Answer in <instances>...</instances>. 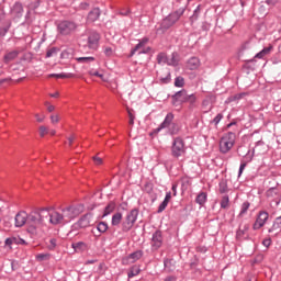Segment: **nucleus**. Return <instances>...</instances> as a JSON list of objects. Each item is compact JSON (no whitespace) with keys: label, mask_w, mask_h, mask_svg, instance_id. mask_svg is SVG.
Listing matches in <instances>:
<instances>
[{"label":"nucleus","mask_w":281,"mask_h":281,"mask_svg":"<svg viewBox=\"0 0 281 281\" xmlns=\"http://www.w3.org/2000/svg\"><path fill=\"white\" fill-rule=\"evenodd\" d=\"M80 206L70 205L61 209V211H56L54 209H42L40 211H34L29 214L27 226L31 234H36L38 227L43 225H65L71 223L80 214Z\"/></svg>","instance_id":"nucleus-1"},{"label":"nucleus","mask_w":281,"mask_h":281,"mask_svg":"<svg viewBox=\"0 0 281 281\" xmlns=\"http://www.w3.org/2000/svg\"><path fill=\"white\" fill-rule=\"evenodd\" d=\"M236 144V134L233 132H228L223 135V137L220 140V153H223V155H227L234 148V145Z\"/></svg>","instance_id":"nucleus-2"},{"label":"nucleus","mask_w":281,"mask_h":281,"mask_svg":"<svg viewBox=\"0 0 281 281\" xmlns=\"http://www.w3.org/2000/svg\"><path fill=\"white\" fill-rule=\"evenodd\" d=\"M139 216V210L133 209L130 211L122 223V232H131L135 223H137V217Z\"/></svg>","instance_id":"nucleus-3"},{"label":"nucleus","mask_w":281,"mask_h":281,"mask_svg":"<svg viewBox=\"0 0 281 281\" xmlns=\"http://www.w3.org/2000/svg\"><path fill=\"white\" fill-rule=\"evenodd\" d=\"M171 155L172 157H181L182 155H186V144L182 138L177 137L173 139Z\"/></svg>","instance_id":"nucleus-4"},{"label":"nucleus","mask_w":281,"mask_h":281,"mask_svg":"<svg viewBox=\"0 0 281 281\" xmlns=\"http://www.w3.org/2000/svg\"><path fill=\"white\" fill-rule=\"evenodd\" d=\"M76 23L69 22V21H63L58 24L57 30L59 34H63V36H68V34H71V32L76 31Z\"/></svg>","instance_id":"nucleus-5"},{"label":"nucleus","mask_w":281,"mask_h":281,"mask_svg":"<svg viewBox=\"0 0 281 281\" xmlns=\"http://www.w3.org/2000/svg\"><path fill=\"white\" fill-rule=\"evenodd\" d=\"M93 223V214L88 213L79 218L77 223L74 224L75 229H85V227H89Z\"/></svg>","instance_id":"nucleus-6"},{"label":"nucleus","mask_w":281,"mask_h":281,"mask_svg":"<svg viewBox=\"0 0 281 281\" xmlns=\"http://www.w3.org/2000/svg\"><path fill=\"white\" fill-rule=\"evenodd\" d=\"M148 37L142 38L138 44L132 49L131 56H135V53L138 52V54H148L150 52V47H146L148 45Z\"/></svg>","instance_id":"nucleus-7"},{"label":"nucleus","mask_w":281,"mask_h":281,"mask_svg":"<svg viewBox=\"0 0 281 281\" xmlns=\"http://www.w3.org/2000/svg\"><path fill=\"white\" fill-rule=\"evenodd\" d=\"M184 102H188V91L180 90L172 95L173 106H181Z\"/></svg>","instance_id":"nucleus-8"},{"label":"nucleus","mask_w":281,"mask_h":281,"mask_svg":"<svg viewBox=\"0 0 281 281\" xmlns=\"http://www.w3.org/2000/svg\"><path fill=\"white\" fill-rule=\"evenodd\" d=\"M151 249L157 251L164 245V236L161 235V231H156L151 236Z\"/></svg>","instance_id":"nucleus-9"},{"label":"nucleus","mask_w":281,"mask_h":281,"mask_svg":"<svg viewBox=\"0 0 281 281\" xmlns=\"http://www.w3.org/2000/svg\"><path fill=\"white\" fill-rule=\"evenodd\" d=\"M267 221H269V213L266 211L259 212L257 220L254 223L252 229H260L265 227Z\"/></svg>","instance_id":"nucleus-10"},{"label":"nucleus","mask_w":281,"mask_h":281,"mask_svg":"<svg viewBox=\"0 0 281 281\" xmlns=\"http://www.w3.org/2000/svg\"><path fill=\"white\" fill-rule=\"evenodd\" d=\"M175 120V114L168 113L164 122L156 128V133H160L164 128H170L172 126V121Z\"/></svg>","instance_id":"nucleus-11"},{"label":"nucleus","mask_w":281,"mask_h":281,"mask_svg":"<svg viewBox=\"0 0 281 281\" xmlns=\"http://www.w3.org/2000/svg\"><path fill=\"white\" fill-rule=\"evenodd\" d=\"M181 14H183V11L179 12H175L168 15V18H166L162 21V27H168V23L169 25H175V23H177L178 19L181 18Z\"/></svg>","instance_id":"nucleus-12"},{"label":"nucleus","mask_w":281,"mask_h":281,"mask_svg":"<svg viewBox=\"0 0 281 281\" xmlns=\"http://www.w3.org/2000/svg\"><path fill=\"white\" fill-rule=\"evenodd\" d=\"M11 16L13 21H19L21 16H23V4L16 2L12 8H11Z\"/></svg>","instance_id":"nucleus-13"},{"label":"nucleus","mask_w":281,"mask_h":281,"mask_svg":"<svg viewBox=\"0 0 281 281\" xmlns=\"http://www.w3.org/2000/svg\"><path fill=\"white\" fill-rule=\"evenodd\" d=\"M29 214L25 211H21L15 215V227H23V225H27Z\"/></svg>","instance_id":"nucleus-14"},{"label":"nucleus","mask_w":281,"mask_h":281,"mask_svg":"<svg viewBox=\"0 0 281 281\" xmlns=\"http://www.w3.org/2000/svg\"><path fill=\"white\" fill-rule=\"evenodd\" d=\"M98 43H100V34L91 33L88 37V47L90 49H98Z\"/></svg>","instance_id":"nucleus-15"},{"label":"nucleus","mask_w":281,"mask_h":281,"mask_svg":"<svg viewBox=\"0 0 281 281\" xmlns=\"http://www.w3.org/2000/svg\"><path fill=\"white\" fill-rule=\"evenodd\" d=\"M100 19V9L94 8L92 11L88 14V23H93Z\"/></svg>","instance_id":"nucleus-16"},{"label":"nucleus","mask_w":281,"mask_h":281,"mask_svg":"<svg viewBox=\"0 0 281 281\" xmlns=\"http://www.w3.org/2000/svg\"><path fill=\"white\" fill-rule=\"evenodd\" d=\"M19 50H11L7 53L3 57V61L8 65V63H12V60H15V58L19 56Z\"/></svg>","instance_id":"nucleus-17"},{"label":"nucleus","mask_w":281,"mask_h":281,"mask_svg":"<svg viewBox=\"0 0 281 281\" xmlns=\"http://www.w3.org/2000/svg\"><path fill=\"white\" fill-rule=\"evenodd\" d=\"M201 65V61L199 60V58L196 57H191L189 60H188V67L189 69L191 70H194V69H199V66Z\"/></svg>","instance_id":"nucleus-18"},{"label":"nucleus","mask_w":281,"mask_h":281,"mask_svg":"<svg viewBox=\"0 0 281 281\" xmlns=\"http://www.w3.org/2000/svg\"><path fill=\"white\" fill-rule=\"evenodd\" d=\"M195 203H198V205H205V203H207V193L200 192L195 198Z\"/></svg>","instance_id":"nucleus-19"},{"label":"nucleus","mask_w":281,"mask_h":281,"mask_svg":"<svg viewBox=\"0 0 281 281\" xmlns=\"http://www.w3.org/2000/svg\"><path fill=\"white\" fill-rule=\"evenodd\" d=\"M143 252L140 250H137L135 252H132L131 255H128L127 257V261L133 263V262H137V260H139V258H142Z\"/></svg>","instance_id":"nucleus-20"},{"label":"nucleus","mask_w":281,"mask_h":281,"mask_svg":"<svg viewBox=\"0 0 281 281\" xmlns=\"http://www.w3.org/2000/svg\"><path fill=\"white\" fill-rule=\"evenodd\" d=\"M122 218L123 215L122 213L117 212L112 216V221L111 224L113 225V227H117V225H120V223H122Z\"/></svg>","instance_id":"nucleus-21"},{"label":"nucleus","mask_w":281,"mask_h":281,"mask_svg":"<svg viewBox=\"0 0 281 281\" xmlns=\"http://www.w3.org/2000/svg\"><path fill=\"white\" fill-rule=\"evenodd\" d=\"M158 65H168V55L166 53H160L157 55Z\"/></svg>","instance_id":"nucleus-22"},{"label":"nucleus","mask_w":281,"mask_h":281,"mask_svg":"<svg viewBox=\"0 0 281 281\" xmlns=\"http://www.w3.org/2000/svg\"><path fill=\"white\" fill-rule=\"evenodd\" d=\"M271 49H273L272 46H269V47L263 48L262 50H260L259 53H257V54L255 55V58L261 59V58L266 57L267 54H269V53L271 52Z\"/></svg>","instance_id":"nucleus-23"},{"label":"nucleus","mask_w":281,"mask_h":281,"mask_svg":"<svg viewBox=\"0 0 281 281\" xmlns=\"http://www.w3.org/2000/svg\"><path fill=\"white\" fill-rule=\"evenodd\" d=\"M97 229L100 234H106L108 229H109V224H106V222H100L97 225Z\"/></svg>","instance_id":"nucleus-24"},{"label":"nucleus","mask_w":281,"mask_h":281,"mask_svg":"<svg viewBox=\"0 0 281 281\" xmlns=\"http://www.w3.org/2000/svg\"><path fill=\"white\" fill-rule=\"evenodd\" d=\"M250 205L251 204L247 201L241 204V209H240V212L238 215L240 218H243L245 216V214H247V211L249 210Z\"/></svg>","instance_id":"nucleus-25"},{"label":"nucleus","mask_w":281,"mask_h":281,"mask_svg":"<svg viewBox=\"0 0 281 281\" xmlns=\"http://www.w3.org/2000/svg\"><path fill=\"white\" fill-rule=\"evenodd\" d=\"M179 63V59H177V53L171 54V57H167V65L169 66H177Z\"/></svg>","instance_id":"nucleus-26"},{"label":"nucleus","mask_w":281,"mask_h":281,"mask_svg":"<svg viewBox=\"0 0 281 281\" xmlns=\"http://www.w3.org/2000/svg\"><path fill=\"white\" fill-rule=\"evenodd\" d=\"M72 248L75 249V251H82L87 249V244H85L83 241L74 243Z\"/></svg>","instance_id":"nucleus-27"},{"label":"nucleus","mask_w":281,"mask_h":281,"mask_svg":"<svg viewBox=\"0 0 281 281\" xmlns=\"http://www.w3.org/2000/svg\"><path fill=\"white\" fill-rule=\"evenodd\" d=\"M139 271H140L139 267L133 266L131 268V270L128 271L127 277L128 278H135V276H139Z\"/></svg>","instance_id":"nucleus-28"},{"label":"nucleus","mask_w":281,"mask_h":281,"mask_svg":"<svg viewBox=\"0 0 281 281\" xmlns=\"http://www.w3.org/2000/svg\"><path fill=\"white\" fill-rule=\"evenodd\" d=\"M49 78H74V74L69 72V74H50Z\"/></svg>","instance_id":"nucleus-29"},{"label":"nucleus","mask_w":281,"mask_h":281,"mask_svg":"<svg viewBox=\"0 0 281 281\" xmlns=\"http://www.w3.org/2000/svg\"><path fill=\"white\" fill-rule=\"evenodd\" d=\"M222 210H227L229 207V195H224L221 200Z\"/></svg>","instance_id":"nucleus-30"},{"label":"nucleus","mask_w":281,"mask_h":281,"mask_svg":"<svg viewBox=\"0 0 281 281\" xmlns=\"http://www.w3.org/2000/svg\"><path fill=\"white\" fill-rule=\"evenodd\" d=\"M76 60L77 63H83L89 65V63H93L95 58L94 57H77Z\"/></svg>","instance_id":"nucleus-31"},{"label":"nucleus","mask_w":281,"mask_h":281,"mask_svg":"<svg viewBox=\"0 0 281 281\" xmlns=\"http://www.w3.org/2000/svg\"><path fill=\"white\" fill-rule=\"evenodd\" d=\"M11 25H12V23L10 21H8L4 26H1L0 27V36H5V34H8V32L10 31Z\"/></svg>","instance_id":"nucleus-32"},{"label":"nucleus","mask_w":281,"mask_h":281,"mask_svg":"<svg viewBox=\"0 0 281 281\" xmlns=\"http://www.w3.org/2000/svg\"><path fill=\"white\" fill-rule=\"evenodd\" d=\"M115 211V203H110L105 206L103 216H109V214L113 213Z\"/></svg>","instance_id":"nucleus-33"},{"label":"nucleus","mask_w":281,"mask_h":281,"mask_svg":"<svg viewBox=\"0 0 281 281\" xmlns=\"http://www.w3.org/2000/svg\"><path fill=\"white\" fill-rule=\"evenodd\" d=\"M227 182L226 181H221L220 182V193L225 194L227 193Z\"/></svg>","instance_id":"nucleus-34"},{"label":"nucleus","mask_w":281,"mask_h":281,"mask_svg":"<svg viewBox=\"0 0 281 281\" xmlns=\"http://www.w3.org/2000/svg\"><path fill=\"white\" fill-rule=\"evenodd\" d=\"M35 258L38 262H43L44 260H49V254H40Z\"/></svg>","instance_id":"nucleus-35"},{"label":"nucleus","mask_w":281,"mask_h":281,"mask_svg":"<svg viewBox=\"0 0 281 281\" xmlns=\"http://www.w3.org/2000/svg\"><path fill=\"white\" fill-rule=\"evenodd\" d=\"M247 229H249L248 226H244V228H239L236 233L237 238H243V236L247 233Z\"/></svg>","instance_id":"nucleus-36"},{"label":"nucleus","mask_w":281,"mask_h":281,"mask_svg":"<svg viewBox=\"0 0 281 281\" xmlns=\"http://www.w3.org/2000/svg\"><path fill=\"white\" fill-rule=\"evenodd\" d=\"M170 135H177L179 133V126L177 124H171L169 127Z\"/></svg>","instance_id":"nucleus-37"},{"label":"nucleus","mask_w":281,"mask_h":281,"mask_svg":"<svg viewBox=\"0 0 281 281\" xmlns=\"http://www.w3.org/2000/svg\"><path fill=\"white\" fill-rule=\"evenodd\" d=\"M49 133V128L45 125L40 126V137H45Z\"/></svg>","instance_id":"nucleus-38"},{"label":"nucleus","mask_w":281,"mask_h":281,"mask_svg":"<svg viewBox=\"0 0 281 281\" xmlns=\"http://www.w3.org/2000/svg\"><path fill=\"white\" fill-rule=\"evenodd\" d=\"M58 49L56 47H52L46 52V58H52V56H56Z\"/></svg>","instance_id":"nucleus-39"},{"label":"nucleus","mask_w":281,"mask_h":281,"mask_svg":"<svg viewBox=\"0 0 281 281\" xmlns=\"http://www.w3.org/2000/svg\"><path fill=\"white\" fill-rule=\"evenodd\" d=\"M168 201L164 200L160 205L158 206V214H161V212H164V210H166V207H168Z\"/></svg>","instance_id":"nucleus-40"},{"label":"nucleus","mask_w":281,"mask_h":281,"mask_svg":"<svg viewBox=\"0 0 281 281\" xmlns=\"http://www.w3.org/2000/svg\"><path fill=\"white\" fill-rule=\"evenodd\" d=\"M187 102H189V104L193 105L196 102V95L187 94Z\"/></svg>","instance_id":"nucleus-41"},{"label":"nucleus","mask_w":281,"mask_h":281,"mask_svg":"<svg viewBox=\"0 0 281 281\" xmlns=\"http://www.w3.org/2000/svg\"><path fill=\"white\" fill-rule=\"evenodd\" d=\"M184 80L183 77H177L175 80V87H183Z\"/></svg>","instance_id":"nucleus-42"},{"label":"nucleus","mask_w":281,"mask_h":281,"mask_svg":"<svg viewBox=\"0 0 281 281\" xmlns=\"http://www.w3.org/2000/svg\"><path fill=\"white\" fill-rule=\"evenodd\" d=\"M221 120H223V114H217L214 119H213V124H215V126H218V124L221 123Z\"/></svg>","instance_id":"nucleus-43"},{"label":"nucleus","mask_w":281,"mask_h":281,"mask_svg":"<svg viewBox=\"0 0 281 281\" xmlns=\"http://www.w3.org/2000/svg\"><path fill=\"white\" fill-rule=\"evenodd\" d=\"M103 53L105 54V56H112L113 55V48L111 46H105L103 48Z\"/></svg>","instance_id":"nucleus-44"},{"label":"nucleus","mask_w":281,"mask_h":281,"mask_svg":"<svg viewBox=\"0 0 281 281\" xmlns=\"http://www.w3.org/2000/svg\"><path fill=\"white\" fill-rule=\"evenodd\" d=\"M128 117H130L128 124L130 126H133L135 124V115L133 114V112H131V110H128Z\"/></svg>","instance_id":"nucleus-45"},{"label":"nucleus","mask_w":281,"mask_h":281,"mask_svg":"<svg viewBox=\"0 0 281 281\" xmlns=\"http://www.w3.org/2000/svg\"><path fill=\"white\" fill-rule=\"evenodd\" d=\"M245 168H247V162H241L239 166L238 177L243 175Z\"/></svg>","instance_id":"nucleus-46"},{"label":"nucleus","mask_w":281,"mask_h":281,"mask_svg":"<svg viewBox=\"0 0 281 281\" xmlns=\"http://www.w3.org/2000/svg\"><path fill=\"white\" fill-rule=\"evenodd\" d=\"M90 76H97L98 78H102V74H100L98 70H90L89 71Z\"/></svg>","instance_id":"nucleus-47"},{"label":"nucleus","mask_w":281,"mask_h":281,"mask_svg":"<svg viewBox=\"0 0 281 281\" xmlns=\"http://www.w3.org/2000/svg\"><path fill=\"white\" fill-rule=\"evenodd\" d=\"M93 161H94L95 166H102V158L94 156Z\"/></svg>","instance_id":"nucleus-48"},{"label":"nucleus","mask_w":281,"mask_h":281,"mask_svg":"<svg viewBox=\"0 0 281 281\" xmlns=\"http://www.w3.org/2000/svg\"><path fill=\"white\" fill-rule=\"evenodd\" d=\"M59 121H60V119L58 117V115H52L50 116L52 124H58Z\"/></svg>","instance_id":"nucleus-49"},{"label":"nucleus","mask_w":281,"mask_h":281,"mask_svg":"<svg viewBox=\"0 0 281 281\" xmlns=\"http://www.w3.org/2000/svg\"><path fill=\"white\" fill-rule=\"evenodd\" d=\"M35 119H36V122H45V115L44 114H42V115H40V114H35Z\"/></svg>","instance_id":"nucleus-50"},{"label":"nucleus","mask_w":281,"mask_h":281,"mask_svg":"<svg viewBox=\"0 0 281 281\" xmlns=\"http://www.w3.org/2000/svg\"><path fill=\"white\" fill-rule=\"evenodd\" d=\"M279 1L280 0H266V3L268 4V5H276V4H278L279 3Z\"/></svg>","instance_id":"nucleus-51"},{"label":"nucleus","mask_w":281,"mask_h":281,"mask_svg":"<svg viewBox=\"0 0 281 281\" xmlns=\"http://www.w3.org/2000/svg\"><path fill=\"white\" fill-rule=\"evenodd\" d=\"M45 105L47 106L48 113H52L53 111L56 110V108L54 105H49V102H46Z\"/></svg>","instance_id":"nucleus-52"},{"label":"nucleus","mask_w":281,"mask_h":281,"mask_svg":"<svg viewBox=\"0 0 281 281\" xmlns=\"http://www.w3.org/2000/svg\"><path fill=\"white\" fill-rule=\"evenodd\" d=\"M273 194H277V190L276 189H269L268 191H267V196H273Z\"/></svg>","instance_id":"nucleus-53"},{"label":"nucleus","mask_w":281,"mask_h":281,"mask_svg":"<svg viewBox=\"0 0 281 281\" xmlns=\"http://www.w3.org/2000/svg\"><path fill=\"white\" fill-rule=\"evenodd\" d=\"M262 245L263 247H271V239L270 238L263 239Z\"/></svg>","instance_id":"nucleus-54"},{"label":"nucleus","mask_w":281,"mask_h":281,"mask_svg":"<svg viewBox=\"0 0 281 281\" xmlns=\"http://www.w3.org/2000/svg\"><path fill=\"white\" fill-rule=\"evenodd\" d=\"M76 140V135H71L68 137V144L69 146H71V144H74V142Z\"/></svg>","instance_id":"nucleus-55"},{"label":"nucleus","mask_w":281,"mask_h":281,"mask_svg":"<svg viewBox=\"0 0 281 281\" xmlns=\"http://www.w3.org/2000/svg\"><path fill=\"white\" fill-rule=\"evenodd\" d=\"M170 199H172V193L171 192H167L166 196H165V201H167L168 203H170Z\"/></svg>","instance_id":"nucleus-56"},{"label":"nucleus","mask_w":281,"mask_h":281,"mask_svg":"<svg viewBox=\"0 0 281 281\" xmlns=\"http://www.w3.org/2000/svg\"><path fill=\"white\" fill-rule=\"evenodd\" d=\"M240 98H243V94H236L231 99V101L240 100Z\"/></svg>","instance_id":"nucleus-57"},{"label":"nucleus","mask_w":281,"mask_h":281,"mask_svg":"<svg viewBox=\"0 0 281 281\" xmlns=\"http://www.w3.org/2000/svg\"><path fill=\"white\" fill-rule=\"evenodd\" d=\"M171 190L173 192V196H177V184H172Z\"/></svg>","instance_id":"nucleus-58"},{"label":"nucleus","mask_w":281,"mask_h":281,"mask_svg":"<svg viewBox=\"0 0 281 281\" xmlns=\"http://www.w3.org/2000/svg\"><path fill=\"white\" fill-rule=\"evenodd\" d=\"M13 243H14V239H12V238L5 239V245H12Z\"/></svg>","instance_id":"nucleus-59"},{"label":"nucleus","mask_w":281,"mask_h":281,"mask_svg":"<svg viewBox=\"0 0 281 281\" xmlns=\"http://www.w3.org/2000/svg\"><path fill=\"white\" fill-rule=\"evenodd\" d=\"M89 4L87 2L80 4V8H82V10H87Z\"/></svg>","instance_id":"nucleus-60"},{"label":"nucleus","mask_w":281,"mask_h":281,"mask_svg":"<svg viewBox=\"0 0 281 281\" xmlns=\"http://www.w3.org/2000/svg\"><path fill=\"white\" fill-rule=\"evenodd\" d=\"M165 281H177V278L175 277H168L165 279Z\"/></svg>","instance_id":"nucleus-61"},{"label":"nucleus","mask_w":281,"mask_h":281,"mask_svg":"<svg viewBox=\"0 0 281 281\" xmlns=\"http://www.w3.org/2000/svg\"><path fill=\"white\" fill-rule=\"evenodd\" d=\"M48 133H50V135L54 136V135H56V130H50V131L48 130Z\"/></svg>","instance_id":"nucleus-62"},{"label":"nucleus","mask_w":281,"mask_h":281,"mask_svg":"<svg viewBox=\"0 0 281 281\" xmlns=\"http://www.w3.org/2000/svg\"><path fill=\"white\" fill-rule=\"evenodd\" d=\"M50 98H58V92L52 93Z\"/></svg>","instance_id":"nucleus-63"},{"label":"nucleus","mask_w":281,"mask_h":281,"mask_svg":"<svg viewBox=\"0 0 281 281\" xmlns=\"http://www.w3.org/2000/svg\"><path fill=\"white\" fill-rule=\"evenodd\" d=\"M167 82H170V72L167 74Z\"/></svg>","instance_id":"nucleus-64"}]
</instances>
